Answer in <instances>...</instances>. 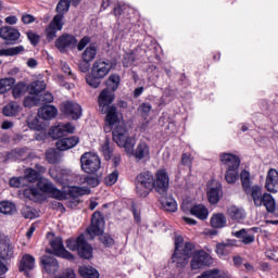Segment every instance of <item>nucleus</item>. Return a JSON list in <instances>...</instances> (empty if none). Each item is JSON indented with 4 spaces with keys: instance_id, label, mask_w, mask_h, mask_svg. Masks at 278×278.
I'll list each match as a JSON object with an SVG mask.
<instances>
[{
    "instance_id": "f257e3e1",
    "label": "nucleus",
    "mask_w": 278,
    "mask_h": 278,
    "mask_svg": "<svg viewBox=\"0 0 278 278\" xmlns=\"http://www.w3.org/2000/svg\"><path fill=\"white\" fill-rule=\"evenodd\" d=\"M175 250L172 255L173 264H176V268H186L190 261L191 270H201L206 266L214 264V258L205 250H194L197 245L193 242L187 241L184 243V237L176 235L174 238Z\"/></svg>"
},
{
    "instance_id": "f03ea898",
    "label": "nucleus",
    "mask_w": 278,
    "mask_h": 278,
    "mask_svg": "<svg viewBox=\"0 0 278 278\" xmlns=\"http://www.w3.org/2000/svg\"><path fill=\"white\" fill-rule=\"evenodd\" d=\"M241 186L247 197L253 201L254 207H265L268 214H273L278 218L277 202L273 194L265 192L264 188L260 185H252L251 173L242 169L240 173Z\"/></svg>"
},
{
    "instance_id": "7ed1b4c3",
    "label": "nucleus",
    "mask_w": 278,
    "mask_h": 278,
    "mask_svg": "<svg viewBox=\"0 0 278 278\" xmlns=\"http://www.w3.org/2000/svg\"><path fill=\"white\" fill-rule=\"evenodd\" d=\"M105 227V217L100 211H96L91 216V224L87 227L86 232L92 237L99 236V241L105 249H112L116 241L110 233H103Z\"/></svg>"
},
{
    "instance_id": "20e7f679",
    "label": "nucleus",
    "mask_w": 278,
    "mask_h": 278,
    "mask_svg": "<svg viewBox=\"0 0 278 278\" xmlns=\"http://www.w3.org/2000/svg\"><path fill=\"white\" fill-rule=\"evenodd\" d=\"M106 85L108 88L103 89L98 97L99 112L101 113H105V110L112 108V103H114V99H116L113 92H116L118 86H121V76L112 74Z\"/></svg>"
},
{
    "instance_id": "39448f33",
    "label": "nucleus",
    "mask_w": 278,
    "mask_h": 278,
    "mask_svg": "<svg viewBox=\"0 0 278 278\" xmlns=\"http://www.w3.org/2000/svg\"><path fill=\"white\" fill-rule=\"evenodd\" d=\"M65 247L68 251L77 253L80 260H92L94 257V249L92 244L88 243L86 236L80 233L78 237H72L65 240Z\"/></svg>"
},
{
    "instance_id": "423d86ee",
    "label": "nucleus",
    "mask_w": 278,
    "mask_h": 278,
    "mask_svg": "<svg viewBox=\"0 0 278 278\" xmlns=\"http://www.w3.org/2000/svg\"><path fill=\"white\" fill-rule=\"evenodd\" d=\"M220 162L226 166L225 179L227 184H236L240 179V156L232 153H222Z\"/></svg>"
},
{
    "instance_id": "0eeeda50",
    "label": "nucleus",
    "mask_w": 278,
    "mask_h": 278,
    "mask_svg": "<svg viewBox=\"0 0 278 278\" xmlns=\"http://www.w3.org/2000/svg\"><path fill=\"white\" fill-rule=\"evenodd\" d=\"M153 173L141 172L135 178L136 192L141 199H147L153 192Z\"/></svg>"
},
{
    "instance_id": "6e6552de",
    "label": "nucleus",
    "mask_w": 278,
    "mask_h": 278,
    "mask_svg": "<svg viewBox=\"0 0 278 278\" xmlns=\"http://www.w3.org/2000/svg\"><path fill=\"white\" fill-rule=\"evenodd\" d=\"M113 142L117 143V147H122L125 149L126 153L129 151H134V147H136V139L129 136V130L125 125H117L113 131Z\"/></svg>"
},
{
    "instance_id": "1a4fd4ad",
    "label": "nucleus",
    "mask_w": 278,
    "mask_h": 278,
    "mask_svg": "<svg viewBox=\"0 0 278 278\" xmlns=\"http://www.w3.org/2000/svg\"><path fill=\"white\" fill-rule=\"evenodd\" d=\"M80 168L87 175H94L101 168V157L94 152H85L80 156Z\"/></svg>"
},
{
    "instance_id": "9d476101",
    "label": "nucleus",
    "mask_w": 278,
    "mask_h": 278,
    "mask_svg": "<svg viewBox=\"0 0 278 278\" xmlns=\"http://www.w3.org/2000/svg\"><path fill=\"white\" fill-rule=\"evenodd\" d=\"M92 37L84 36L77 45V51H83L81 60L83 62H85V64H90V62H92L94 58H97V43H90Z\"/></svg>"
},
{
    "instance_id": "9b49d317",
    "label": "nucleus",
    "mask_w": 278,
    "mask_h": 278,
    "mask_svg": "<svg viewBox=\"0 0 278 278\" xmlns=\"http://www.w3.org/2000/svg\"><path fill=\"white\" fill-rule=\"evenodd\" d=\"M168 188H170V177L165 168L156 170L153 180V190L156 194H168Z\"/></svg>"
},
{
    "instance_id": "f8f14e48",
    "label": "nucleus",
    "mask_w": 278,
    "mask_h": 278,
    "mask_svg": "<svg viewBox=\"0 0 278 278\" xmlns=\"http://www.w3.org/2000/svg\"><path fill=\"white\" fill-rule=\"evenodd\" d=\"M50 247L52 250L48 251L51 255L67 260L68 262H75V255L64 248V240L62 237H55L50 240Z\"/></svg>"
},
{
    "instance_id": "ddd939ff",
    "label": "nucleus",
    "mask_w": 278,
    "mask_h": 278,
    "mask_svg": "<svg viewBox=\"0 0 278 278\" xmlns=\"http://www.w3.org/2000/svg\"><path fill=\"white\" fill-rule=\"evenodd\" d=\"M77 45V37L67 33L60 35L54 42L60 53H67L68 49H75Z\"/></svg>"
},
{
    "instance_id": "4468645a",
    "label": "nucleus",
    "mask_w": 278,
    "mask_h": 278,
    "mask_svg": "<svg viewBox=\"0 0 278 278\" xmlns=\"http://www.w3.org/2000/svg\"><path fill=\"white\" fill-rule=\"evenodd\" d=\"M0 38L4 41V45H18L21 31L12 26H2L0 27Z\"/></svg>"
},
{
    "instance_id": "2eb2a0df",
    "label": "nucleus",
    "mask_w": 278,
    "mask_h": 278,
    "mask_svg": "<svg viewBox=\"0 0 278 278\" xmlns=\"http://www.w3.org/2000/svg\"><path fill=\"white\" fill-rule=\"evenodd\" d=\"M36 268V257L29 253L22 255L17 261V270L23 273L25 277H29V273Z\"/></svg>"
},
{
    "instance_id": "dca6fc26",
    "label": "nucleus",
    "mask_w": 278,
    "mask_h": 278,
    "mask_svg": "<svg viewBox=\"0 0 278 278\" xmlns=\"http://www.w3.org/2000/svg\"><path fill=\"white\" fill-rule=\"evenodd\" d=\"M38 188L45 194H50L52 199L58 201H66V192L54 187L53 182H38Z\"/></svg>"
},
{
    "instance_id": "f3484780",
    "label": "nucleus",
    "mask_w": 278,
    "mask_h": 278,
    "mask_svg": "<svg viewBox=\"0 0 278 278\" xmlns=\"http://www.w3.org/2000/svg\"><path fill=\"white\" fill-rule=\"evenodd\" d=\"M0 257H2L4 262L14 260V245H12L10 237L5 235L0 236Z\"/></svg>"
},
{
    "instance_id": "a211bd4d",
    "label": "nucleus",
    "mask_w": 278,
    "mask_h": 278,
    "mask_svg": "<svg viewBox=\"0 0 278 278\" xmlns=\"http://www.w3.org/2000/svg\"><path fill=\"white\" fill-rule=\"evenodd\" d=\"M260 233L261 228L260 227H252V228H242L238 231L232 232V236L235 238H238L242 244H253L255 242V235L251 233Z\"/></svg>"
},
{
    "instance_id": "6ab92c4d",
    "label": "nucleus",
    "mask_w": 278,
    "mask_h": 278,
    "mask_svg": "<svg viewBox=\"0 0 278 278\" xmlns=\"http://www.w3.org/2000/svg\"><path fill=\"white\" fill-rule=\"evenodd\" d=\"M61 112L68 118H72V121H79V118H81V105L75 102H63L61 105Z\"/></svg>"
},
{
    "instance_id": "aec40b11",
    "label": "nucleus",
    "mask_w": 278,
    "mask_h": 278,
    "mask_svg": "<svg viewBox=\"0 0 278 278\" xmlns=\"http://www.w3.org/2000/svg\"><path fill=\"white\" fill-rule=\"evenodd\" d=\"M102 114H106L104 131L105 134H110V131L114 129V126L116 125V123H119L118 109L116 108V105L113 104L109 109H105V112Z\"/></svg>"
},
{
    "instance_id": "412c9836",
    "label": "nucleus",
    "mask_w": 278,
    "mask_h": 278,
    "mask_svg": "<svg viewBox=\"0 0 278 278\" xmlns=\"http://www.w3.org/2000/svg\"><path fill=\"white\" fill-rule=\"evenodd\" d=\"M128 153H131L136 162H147V160L151 157V149L144 141L139 142L136 149L134 150L132 148V151H129Z\"/></svg>"
},
{
    "instance_id": "4be33fe9",
    "label": "nucleus",
    "mask_w": 278,
    "mask_h": 278,
    "mask_svg": "<svg viewBox=\"0 0 278 278\" xmlns=\"http://www.w3.org/2000/svg\"><path fill=\"white\" fill-rule=\"evenodd\" d=\"M40 264L48 275H55V271L60 269V263L53 256L43 255L40 260Z\"/></svg>"
},
{
    "instance_id": "5701e85b",
    "label": "nucleus",
    "mask_w": 278,
    "mask_h": 278,
    "mask_svg": "<svg viewBox=\"0 0 278 278\" xmlns=\"http://www.w3.org/2000/svg\"><path fill=\"white\" fill-rule=\"evenodd\" d=\"M278 188V170L275 168H270L267 172V176L265 179V190L267 192H271L273 194H276Z\"/></svg>"
},
{
    "instance_id": "b1692460",
    "label": "nucleus",
    "mask_w": 278,
    "mask_h": 278,
    "mask_svg": "<svg viewBox=\"0 0 278 278\" xmlns=\"http://www.w3.org/2000/svg\"><path fill=\"white\" fill-rule=\"evenodd\" d=\"M79 144V137H63L59 139L55 143V147L59 151H68V149H73Z\"/></svg>"
},
{
    "instance_id": "393cba45",
    "label": "nucleus",
    "mask_w": 278,
    "mask_h": 278,
    "mask_svg": "<svg viewBox=\"0 0 278 278\" xmlns=\"http://www.w3.org/2000/svg\"><path fill=\"white\" fill-rule=\"evenodd\" d=\"M118 63L112 59H98L91 68V71H114Z\"/></svg>"
},
{
    "instance_id": "a878e982",
    "label": "nucleus",
    "mask_w": 278,
    "mask_h": 278,
    "mask_svg": "<svg viewBox=\"0 0 278 278\" xmlns=\"http://www.w3.org/2000/svg\"><path fill=\"white\" fill-rule=\"evenodd\" d=\"M108 73H110V71H91V73L86 76V81L91 88H97L101 86V79H103Z\"/></svg>"
},
{
    "instance_id": "bb28decb",
    "label": "nucleus",
    "mask_w": 278,
    "mask_h": 278,
    "mask_svg": "<svg viewBox=\"0 0 278 278\" xmlns=\"http://www.w3.org/2000/svg\"><path fill=\"white\" fill-rule=\"evenodd\" d=\"M55 116H58V108L54 105L46 104L38 110V117L42 121H52Z\"/></svg>"
},
{
    "instance_id": "cd10ccee",
    "label": "nucleus",
    "mask_w": 278,
    "mask_h": 278,
    "mask_svg": "<svg viewBox=\"0 0 278 278\" xmlns=\"http://www.w3.org/2000/svg\"><path fill=\"white\" fill-rule=\"evenodd\" d=\"M207 199L211 205H217L223 199V185L217 184L215 187H211L207 191Z\"/></svg>"
},
{
    "instance_id": "c85d7f7f",
    "label": "nucleus",
    "mask_w": 278,
    "mask_h": 278,
    "mask_svg": "<svg viewBox=\"0 0 278 278\" xmlns=\"http://www.w3.org/2000/svg\"><path fill=\"white\" fill-rule=\"evenodd\" d=\"M159 201L161 203L162 210H164L165 212H169V213L177 212V201L172 195L169 197L167 194L161 195Z\"/></svg>"
},
{
    "instance_id": "c756f323",
    "label": "nucleus",
    "mask_w": 278,
    "mask_h": 278,
    "mask_svg": "<svg viewBox=\"0 0 278 278\" xmlns=\"http://www.w3.org/2000/svg\"><path fill=\"white\" fill-rule=\"evenodd\" d=\"M190 215L195 216V218H199V220H207L210 211L207 210V206L203 204H194L190 208Z\"/></svg>"
},
{
    "instance_id": "7c9ffc66",
    "label": "nucleus",
    "mask_w": 278,
    "mask_h": 278,
    "mask_svg": "<svg viewBox=\"0 0 278 278\" xmlns=\"http://www.w3.org/2000/svg\"><path fill=\"white\" fill-rule=\"evenodd\" d=\"M78 275L81 278H100L101 274L97 268L90 265H81L78 267Z\"/></svg>"
},
{
    "instance_id": "2f4dec72",
    "label": "nucleus",
    "mask_w": 278,
    "mask_h": 278,
    "mask_svg": "<svg viewBox=\"0 0 278 278\" xmlns=\"http://www.w3.org/2000/svg\"><path fill=\"white\" fill-rule=\"evenodd\" d=\"M210 223L213 229H223L227 227V217L223 213H215L212 215Z\"/></svg>"
},
{
    "instance_id": "473e14b6",
    "label": "nucleus",
    "mask_w": 278,
    "mask_h": 278,
    "mask_svg": "<svg viewBox=\"0 0 278 278\" xmlns=\"http://www.w3.org/2000/svg\"><path fill=\"white\" fill-rule=\"evenodd\" d=\"M18 112H21V105L16 102H10L2 109L3 116L8 117L18 116Z\"/></svg>"
},
{
    "instance_id": "72a5a7b5",
    "label": "nucleus",
    "mask_w": 278,
    "mask_h": 278,
    "mask_svg": "<svg viewBox=\"0 0 278 278\" xmlns=\"http://www.w3.org/2000/svg\"><path fill=\"white\" fill-rule=\"evenodd\" d=\"M27 90L29 94L38 97L40 92L47 90V84L43 80H36L27 87Z\"/></svg>"
},
{
    "instance_id": "f704fd0d",
    "label": "nucleus",
    "mask_w": 278,
    "mask_h": 278,
    "mask_svg": "<svg viewBox=\"0 0 278 278\" xmlns=\"http://www.w3.org/2000/svg\"><path fill=\"white\" fill-rule=\"evenodd\" d=\"M227 213L229 218H231V220H235L236 223H240V220H244L245 218L244 211L242 208H239L238 206H230Z\"/></svg>"
},
{
    "instance_id": "c9c22d12",
    "label": "nucleus",
    "mask_w": 278,
    "mask_h": 278,
    "mask_svg": "<svg viewBox=\"0 0 278 278\" xmlns=\"http://www.w3.org/2000/svg\"><path fill=\"white\" fill-rule=\"evenodd\" d=\"M232 251H233V245L231 243H217L215 248V253L219 257H225L227 255H230Z\"/></svg>"
},
{
    "instance_id": "e433bc0d",
    "label": "nucleus",
    "mask_w": 278,
    "mask_h": 278,
    "mask_svg": "<svg viewBox=\"0 0 278 278\" xmlns=\"http://www.w3.org/2000/svg\"><path fill=\"white\" fill-rule=\"evenodd\" d=\"M25 51V47L23 46H17L13 48H8V49H0V58H12L14 55H18L20 53H23Z\"/></svg>"
},
{
    "instance_id": "4c0bfd02",
    "label": "nucleus",
    "mask_w": 278,
    "mask_h": 278,
    "mask_svg": "<svg viewBox=\"0 0 278 278\" xmlns=\"http://www.w3.org/2000/svg\"><path fill=\"white\" fill-rule=\"evenodd\" d=\"M24 175L26 181H29V184H36V181H40V179H42V177L40 176V172L34 168H26L24 170Z\"/></svg>"
},
{
    "instance_id": "58836bf2",
    "label": "nucleus",
    "mask_w": 278,
    "mask_h": 278,
    "mask_svg": "<svg viewBox=\"0 0 278 278\" xmlns=\"http://www.w3.org/2000/svg\"><path fill=\"white\" fill-rule=\"evenodd\" d=\"M0 213L8 216L16 214V204L8 201L0 202Z\"/></svg>"
},
{
    "instance_id": "ea45409f",
    "label": "nucleus",
    "mask_w": 278,
    "mask_h": 278,
    "mask_svg": "<svg viewBox=\"0 0 278 278\" xmlns=\"http://www.w3.org/2000/svg\"><path fill=\"white\" fill-rule=\"evenodd\" d=\"M14 78H2L0 79V94H5L9 90H12L14 88L15 84Z\"/></svg>"
},
{
    "instance_id": "a19ab883",
    "label": "nucleus",
    "mask_w": 278,
    "mask_h": 278,
    "mask_svg": "<svg viewBox=\"0 0 278 278\" xmlns=\"http://www.w3.org/2000/svg\"><path fill=\"white\" fill-rule=\"evenodd\" d=\"M50 138H53V140H61L66 136V132H64V128L62 125L54 126L50 128L49 130Z\"/></svg>"
},
{
    "instance_id": "79ce46f5",
    "label": "nucleus",
    "mask_w": 278,
    "mask_h": 278,
    "mask_svg": "<svg viewBox=\"0 0 278 278\" xmlns=\"http://www.w3.org/2000/svg\"><path fill=\"white\" fill-rule=\"evenodd\" d=\"M48 26L58 29L59 31H62V28L64 27V15L58 13L56 15H54Z\"/></svg>"
},
{
    "instance_id": "37998d69",
    "label": "nucleus",
    "mask_w": 278,
    "mask_h": 278,
    "mask_svg": "<svg viewBox=\"0 0 278 278\" xmlns=\"http://www.w3.org/2000/svg\"><path fill=\"white\" fill-rule=\"evenodd\" d=\"M151 110H153V106L151 105V103L143 102L138 106L137 112L140 114L143 121H147L149 118V114L151 113Z\"/></svg>"
},
{
    "instance_id": "c03bdc74",
    "label": "nucleus",
    "mask_w": 278,
    "mask_h": 278,
    "mask_svg": "<svg viewBox=\"0 0 278 278\" xmlns=\"http://www.w3.org/2000/svg\"><path fill=\"white\" fill-rule=\"evenodd\" d=\"M27 92V87L25 86V83H18L14 87H12V96L14 99H21L23 94Z\"/></svg>"
},
{
    "instance_id": "a18cd8bd",
    "label": "nucleus",
    "mask_w": 278,
    "mask_h": 278,
    "mask_svg": "<svg viewBox=\"0 0 278 278\" xmlns=\"http://www.w3.org/2000/svg\"><path fill=\"white\" fill-rule=\"evenodd\" d=\"M102 155L106 162L112 160V155L114 154V150L110 147V139H105L104 143L101 147Z\"/></svg>"
},
{
    "instance_id": "49530a36",
    "label": "nucleus",
    "mask_w": 278,
    "mask_h": 278,
    "mask_svg": "<svg viewBox=\"0 0 278 278\" xmlns=\"http://www.w3.org/2000/svg\"><path fill=\"white\" fill-rule=\"evenodd\" d=\"M23 105H24V108H36V106L40 105V100H39L38 96H36V94L28 96L24 99Z\"/></svg>"
},
{
    "instance_id": "de8ad7c7",
    "label": "nucleus",
    "mask_w": 278,
    "mask_h": 278,
    "mask_svg": "<svg viewBox=\"0 0 278 278\" xmlns=\"http://www.w3.org/2000/svg\"><path fill=\"white\" fill-rule=\"evenodd\" d=\"M71 10V0H60L59 3L56 4L55 11L58 14H66Z\"/></svg>"
},
{
    "instance_id": "09e8293b",
    "label": "nucleus",
    "mask_w": 278,
    "mask_h": 278,
    "mask_svg": "<svg viewBox=\"0 0 278 278\" xmlns=\"http://www.w3.org/2000/svg\"><path fill=\"white\" fill-rule=\"evenodd\" d=\"M23 195L25 197V199H29L31 201L40 197V191H38V188L36 187H30V188L24 189Z\"/></svg>"
},
{
    "instance_id": "8fccbe9b",
    "label": "nucleus",
    "mask_w": 278,
    "mask_h": 278,
    "mask_svg": "<svg viewBox=\"0 0 278 278\" xmlns=\"http://www.w3.org/2000/svg\"><path fill=\"white\" fill-rule=\"evenodd\" d=\"M66 194V199H68V197L70 199H79V197H84L85 192L81 187H72Z\"/></svg>"
},
{
    "instance_id": "3c124183",
    "label": "nucleus",
    "mask_w": 278,
    "mask_h": 278,
    "mask_svg": "<svg viewBox=\"0 0 278 278\" xmlns=\"http://www.w3.org/2000/svg\"><path fill=\"white\" fill-rule=\"evenodd\" d=\"M198 278H223L220 276V269L214 268V269H207L203 271Z\"/></svg>"
},
{
    "instance_id": "603ef678",
    "label": "nucleus",
    "mask_w": 278,
    "mask_h": 278,
    "mask_svg": "<svg viewBox=\"0 0 278 278\" xmlns=\"http://www.w3.org/2000/svg\"><path fill=\"white\" fill-rule=\"evenodd\" d=\"M118 175H119L118 169H114L111 174H109L104 178L105 186H114V184L118 181Z\"/></svg>"
},
{
    "instance_id": "864d4df0",
    "label": "nucleus",
    "mask_w": 278,
    "mask_h": 278,
    "mask_svg": "<svg viewBox=\"0 0 278 278\" xmlns=\"http://www.w3.org/2000/svg\"><path fill=\"white\" fill-rule=\"evenodd\" d=\"M130 211L134 215V220L137 225H140V223H142V218L140 216V211L138 210V204L136 203V201H131L130 203Z\"/></svg>"
},
{
    "instance_id": "5fc2aeb1",
    "label": "nucleus",
    "mask_w": 278,
    "mask_h": 278,
    "mask_svg": "<svg viewBox=\"0 0 278 278\" xmlns=\"http://www.w3.org/2000/svg\"><path fill=\"white\" fill-rule=\"evenodd\" d=\"M39 105H49V103H53V93L45 92L43 94L38 96Z\"/></svg>"
},
{
    "instance_id": "6e6d98bb",
    "label": "nucleus",
    "mask_w": 278,
    "mask_h": 278,
    "mask_svg": "<svg viewBox=\"0 0 278 278\" xmlns=\"http://www.w3.org/2000/svg\"><path fill=\"white\" fill-rule=\"evenodd\" d=\"M134 62H136V53L130 52L124 55L123 66L125 68H129V66H134Z\"/></svg>"
},
{
    "instance_id": "4d7b16f0",
    "label": "nucleus",
    "mask_w": 278,
    "mask_h": 278,
    "mask_svg": "<svg viewBox=\"0 0 278 278\" xmlns=\"http://www.w3.org/2000/svg\"><path fill=\"white\" fill-rule=\"evenodd\" d=\"M58 152L53 149L46 151V160L48 164H58Z\"/></svg>"
},
{
    "instance_id": "13d9d810",
    "label": "nucleus",
    "mask_w": 278,
    "mask_h": 278,
    "mask_svg": "<svg viewBox=\"0 0 278 278\" xmlns=\"http://www.w3.org/2000/svg\"><path fill=\"white\" fill-rule=\"evenodd\" d=\"M26 36L33 47H38V45H40V35L34 33L33 30H28Z\"/></svg>"
},
{
    "instance_id": "bf43d9fd",
    "label": "nucleus",
    "mask_w": 278,
    "mask_h": 278,
    "mask_svg": "<svg viewBox=\"0 0 278 278\" xmlns=\"http://www.w3.org/2000/svg\"><path fill=\"white\" fill-rule=\"evenodd\" d=\"M58 28H53L52 26H48L46 28V38L48 42H52V40H55L58 38Z\"/></svg>"
},
{
    "instance_id": "052dcab7",
    "label": "nucleus",
    "mask_w": 278,
    "mask_h": 278,
    "mask_svg": "<svg viewBox=\"0 0 278 278\" xmlns=\"http://www.w3.org/2000/svg\"><path fill=\"white\" fill-rule=\"evenodd\" d=\"M22 216H24V218H29L31 220L36 218V211L31 206H24L22 208Z\"/></svg>"
},
{
    "instance_id": "680f3d73",
    "label": "nucleus",
    "mask_w": 278,
    "mask_h": 278,
    "mask_svg": "<svg viewBox=\"0 0 278 278\" xmlns=\"http://www.w3.org/2000/svg\"><path fill=\"white\" fill-rule=\"evenodd\" d=\"M84 184H87V186H90V188H97V186H99L100 181H99L98 177L86 176L84 178Z\"/></svg>"
},
{
    "instance_id": "e2e57ef3",
    "label": "nucleus",
    "mask_w": 278,
    "mask_h": 278,
    "mask_svg": "<svg viewBox=\"0 0 278 278\" xmlns=\"http://www.w3.org/2000/svg\"><path fill=\"white\" fill-rule=\"evenodd\" d=\"M56 278H77V275L75 274V269L66 268L61 274H59Z\"/></svg>"
},
{
    "instance_id": "0e129e2a",
    "label": "nucleus",
    "mask_w": 278,
    "mask_h": 278,
    "mask_svg": "<svg viewBox=\"0 0 278 278\" xmlns=\"http://www.w3.org/2000/svg\"><path fill=\"white\" fill-rule=\"evenodd\" d=\"M28 126L30 127V129H35V131H42V124L38 122V118L28 122Z\"/></svg>"
},
{
    "instance_id": "69168bd1",
    "label": "nucleus",
    "mask_w": 278,
    "mask_h": 278,
    "mask_svg": "<svg viewBox=\"0 0 278 278\" xmlns=\"http://www.w3.org/2000/svg\"><path fill=\"white\" fill-rule=\"evenodd\" d=\"M22 22L24 23V25H30V23L36 22V17H34V15L31 14H24L22 16Z\"/></svg>"
},
{
    "instance_id": "338daca9",
    "label": "nucleus",
    "mask_w": 278,
    "mask_h": 278,
    "mask_svg": "<svg viewBox=\"0 0 278 278\" xmlns=\"http://www.w3.org/2000/svg\"><path fill=\"white\" fill-rule=\"evenodd\" d=\"M9 186H11V188H21L23 184L21 182V178L13 177L9 180Z\"/></svg>"
},
{
    "instance_id": "774afa93",
    "label": "nucleus",
    "mask_w": 278,
    "mask_h": 278,
    "mask_svg": "<svg viewBox=\"0 0 278 278\" xmlns=\"http://www.w3.org/2000/svg\"><path fill=\"white\" fill-rule=\"evenodd\" d=\"M181 164H182V166H190V164H192V160L190 159V155L182 153Z\"/></svg>"
}]
</instances>
